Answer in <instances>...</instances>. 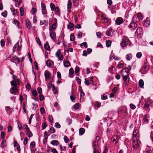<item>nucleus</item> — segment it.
I'll use <instances>...</instances> for the list:
<instances>
[{
  "label": "nucleus",
  "instance_id": "1",
  "mask_svg": "<svg viewBox=\"0 0 153 153\" xmlns=\"http://www.w3.org/2000/svg\"><path fill=\"white\" fill-rule=\"evenodd\" d=\"M132 141L134 152L135 153L140 152V148L138 140H132Z\"/></svg>",
  "mask_w": 153,
  "mask_h": 153
},
{
  "label": "nucleus",
  "instance_id": "2",
  "mask_svg": "<svg viewBox=\"0 0 153 153\" xmlns=\"http://www.w3.org/2000/svg\"><path fill=\"white\" fill-rule=\"evenodd\" d=\"M13 80L11 81V85L12 86H16L17 85L20 84V80L19 79L17 78L16 76L13 74Z\"/></svg>",
  "mask_w": 153,
  "mask_h": 153
},
{
  "label": "nucleus",
  "instance_id": "3",
  "mask_svg": "<svg viewBox=\"0 0 153 153\" xmlns=\"http://www.w3.org/2000/svg\"><path fill=\"white\" fill-rule=\"evenodd\" d=\"M131 43L128 38L126 37H124L122 39V41L121 43L122 47H125L126 46H130Z\"/></svg>",
  "mask_w": 153,
  "mask_h": 153
},
{
  "label": "nucleus",
  "instance_id": "4",
  "mask_svg": "<svg viewBox=\"0 0 153 153\" xmlns=\"http://www.w3.org/2000/svg\"><path fill=\"white\" fill-rule=\"evenodd\" d=\"M93 147L94 150L93 153H100V150L98 146L97 142L96 140L94 141L93 142Z\"/></svg>",
  "mask_w": 153,
  "mask_h": 153
},
{
  "label": "nucleus",
  "instance_id": "5",
  "mask_svg": "<svg viewBox=\"0 0 153 153\" xmlns=\"http://www.w3.org/2000/svg\"><path fill=\"white\" fill-rule=\"evenodd\" d=\"M149 68V65L147 62H145L144 65L142 68L140 70L142 74L146 73Z\"/></svg>",
  "mask_w": 153,
  "mask_h": 153
},
{
  "label": "nucleus",
  "instance_id": "6",
  "mask_svg": "<svg viewBox=\"0 0 153 153\" xmlns=\"http://www.w3.org/2000/svg\"><path fill=\"white\" fill-rule=\"evenodd\" d=\"M123 75V79L126 85H127L128 84V80H127L128 79L129 76L128 73L126 72H125L124 73H122Z\"/></svg>",
  "mask_w": 153,
  "mask_h": 153
},
{
  "label": "nucleus",
  "instance_id": "7",
  "mask_svg": "<svg viewBox=\"0 0 153 153\" xmlns=\"http://www.w3.org/2000/svg\"><path fill=\"white\" fill-rule=\"evenodd\" d=\"M131 22L128 25V28L131 30H133L135 29L137 27V25L135 22V21H133Z\"/></svg>",
  "mask_w": 153,
  "mask_h": 153
},
{
  "label": "nucleus",
  "instance_id": "8",
  "mask_svg": "<svg viewBox=\"0 0 153 153\" xmlns=\"http://www.w3.org/2000/svg\"><path fill=\"white\" fill-rule=\"evenodd\" d=\"M61 51L59 49L55 53V55L56 57L60 60H62L63 59V56L62 54H61Z\"/></svg>",
  "mask_w": 153,
  "mask_h": 153
},
{
  "label": "nucleus",
  "instance_id": "9",
  "mask_svg": "<svg viewBox=\"0 0 153 153\" xmlns=\"http://www.w3.org/2000/svg\"><path fill=\"white\" fill-rule=\"evenodd\" d=\"M139 132L137 130H135L133 132L132 140H138V137H139Z\"/></svg>",
  "mask_w": 153,
  "mask_h": 153
},
{
  "label": "nucleus",
  "instance_id": "10",
  "mask_svg": "<svg viewBox=\"0 0 153 153\" xmlns=\"http://www.w3.org/2000/svg\"><path fill=\"white\" fill-rule=\"evenodd\" d=\"M50 73L49 71L47 70H46L44 73V76L45 78V81H48L50 78Z\"/></svg>",
  "mask_w": 153,
  "mask_h": 153
},
{
  "label": "nucleus",
  "instance_id": "11",
  "mask_svg": "<svg viewBox=\"0 0 153 153\" xmlns=\"http://www.w3.org/2000/svg\"><path fill=\"white\" fill-rule=\"evenodd\" d=\"M143 30L142 28L140 27H138L135 32V34L136 35H141L143 34Z\"/></svg>",
  "mask_w": 153,
  "mask_h": 153
},
{
  "label": "nucleus",
  "instance_id": "12",
  "mask_svg": "<svg viewBox=\"0 0 153 153\" xmlns=\"http://www.w3.org/2000/svg\"><path fill=\"white\" fill-rule=\"evenodd\" d=\"M137 18L138 19H140L141 20H142L143 18V16L141 15L140 13L138 14V16H134L132 18V20L133 21H137Z\"/></svg>",
  "mask_w": 153,
  "mask_h": 153
},
{
  "label": "nucleus",
  "instance_id": "13",
  "mask_svg": "<svg viewBox=\"0 0 153 153\" xmlns=\"http://www.w3.org/2000/svg\"><path fill=\"white\" fill-rule=\"evenodd\" d=\"M17 86H12V87L11 88L10 91L11 94H14L18 91Z\"/></svg>",
  "mask_w": 153,
  "mask_h": 153
},
{
  "label": "nucleus",
  "instance_id": "14",
  "mask_svg": "<svg viewBox=\"0 0 153 153\" xmlns=\"http://www.w3.org/2000/svg\"><path fill=\"white\" fill-rule=\"evenodd\" d=\"M115 22L116 24L120 25L123 22V21L121 17H119L116 19Z\"/></svg>",
  "mask_w": 153,
  "mask_h": 153
},
{
  "label": "nucleus",
  "instance_id": "15",
  "mask_svg": "<svg viewBox=\"0 0 153 153\" xmlns=\"http://www.w3.org/2000/svg\"><path fill=\"white\" fill-rule=\"evenodd\" d=\"M72 6V2L71 0H69L67 4V10L69 13L71 11Z\"/></svg>",
  "mask_w": 153,
  "mask_h": 153
},
{
  "label": "nucleus",
  "instance_id": "16",
  "mask_svg": "<svg viewBox=\"0 0 153 153\" xmlns=\"http://www.w3.org/2000/svg\"><path fill=\"white\" fill-rule=\"evenodd\" d=\"M113 33V30L111 27L109 28L107 30L106 34L108 36H111V35Z\"/></svg>",
  "mask_w": 153,
  "mask_h": 153
},
{
  "label": "nucleus",
  "instance_id": "17",
  "mask_svg": "<svg viewBox=\"0 0 153 153\" xmlns=\"http://www.w3.org/2000/svg\"><path fill=\"white\" fill-rule=\"evenodd\" d=\"M14 60L16 61L18 63H19L20 62V60L16 56H14L12 57L11 58V61L12 62H14L13 61Z\"/></svg>",
  "mask_w": 153,
  "mask_h": 153
},
{
  "label": "nucleus",
  "instance_id": "18",
  "mask_svg": "<svg viewBox=\"0 0 153 153\" xmlns=\"http://www.w3.org/2000/svg\"><path fill=\"white\" fill-rule=\"evenodd\" d=\"M51 143L53 146H57L59 144V142L57 140H53L51 141Z\"/></svg>",
  "mask_w": 153,
  "mask_h": 153
},
{
  "label": "nucleus",
  "instance_id": "19",
  "mask_svg": "<svg viewBox=\"0 0 153 153\" xmlns=\"http://www.w3.org/2000/svg\"><path fill=\"white\" fill-rule=\"evenodd\" d=\"M64 65L65 68H68L71 66L70 63L69 61L67 60L64 61Z\"/></svg>",
  "mask_w": 153,
  "mask_h": 153
},
{
  "label": "nucleus",
  "instance_id": "20",
  "mask_svg": "<svg viewBox=\"0 0 153 153\" xmlns=\"http://www.w3.org/2000/svg\"><path fill=\"white\" fill-rule=\"evenodd\" d=\"M139 85L140 87L141 88H143L144 85V81L142 79H140L139 81Z\"/></svg>",
  "mask_w": 153,
  "mask_h": 153
},
{
  "label": "nucleus",
  "instance_id": "21",
  "mask_svg": "<svg viewBox=\"0 0 153 153\" xmlns=\"http://www.w3.org/2000/svg\"><path fill=\"white\" fill-rule=\"evenodd\" d=\"M44 48L46 50L48 51H49L50 50V46L48 42H47L45 44Z\"/></svg>",
  "mask_w": 153,
  "mask_h": 153
},
{
  "label": "nucleus",
  "instance_id": "22",
  "mask_svg": "<svg viewBox=\"0 0 153 153\" xmlns=\"http://www.w3.org/2000/svg\"><path fill=\"white\" fill-rule=\"evenodd\" d=\"M147 19L146 20L144 21L143 23V26L146 27H147L150 25V21L149 20H147Z\"/></svg>",
  "mask_w": 153,
  "mask_h": 153
},
{
  "label": "nucleus",
  "instance_id": "23",
  "mask_svg": "<svg viewBox=\"0 0 153 153\" xmlns=\"http://www.w3.org/2000/svg\"><path fill=\"white\" fill-rule=\"evenodd\" d=\"M26 25L28 28L30 29L31 27V24L28 19H27L26 20Z\"/></svg>",
  "mask_w": 153,
  "mask_h": 153
},
{
  "label": "nucleus",
  "instance_id": "24",
  "mask_svg": "<svg viewBox=\"0 0 153 153\" xmlns=\"http://www.w3.org/2000/svg\"><path fill=\"white\" fill-rule=\"evenodd\" d=\"M143 121L146 123H149V117L147 115H145L143 116Z\"/></svg>",
  "mask_w": 153,
  "mask_h": 153
},
{
  "label": "nucleus",
  "instance_id": "25",
  "mask_svg": "<svg viewBox=\"0 0 153 153\" xmlns=\"http://www.w3.org/2000/svg\"><path fill=\"white\" fill-rule=\"evenodd\" d=\"M85 130L83 128H80L79 130V134L82 135L85 133Z\"/></svg>",
  "mask_w": 153,
  "mask_h": 153
},
{
  "label": "nucleus",
  "instance_id": "26",
  "mask_svg": "<svg viewBox=\"0 0 153 153\" xmlns=\"http://www.w3.org/2000/svg\"><path fill=\"white\" fill-rule=\"evenodd\" d=\"M19 41H18L16 43V44L14 45L13 47V51H16L17 49H18V46L19 45Z\"/></svg>",
  "mask_w": 153,
  "mask_h": 153
},
{
  "label": "nucleus",
  "instance_id": "27",
  "mask_svg": "<svg viewBox=\"0 0 153 153\" xmlns=\"http://www.w3.org/2000/svg\"><path fill=\"white\" fill-rule=\"evenodd\" d=\"M6 140L5 139H4L1 142V146L2 148H4L6 146Z\"/></svg>",
  "mask_w": 153,
  "mask_h": 153
},
{
  "label": "nucleus",
  "instance_id": "28",
  "mask_svg": "<svg viewBox=\"0 0 153 153\" xmlns=\"http://www.w3.org/2000/svg\"><path fill=\"white\" fill-rule=\"evenodd\" d=\"M51 32L50 33V36L51 39L53 40H54V39L55 35V33H54L53 31H50Z\"/></svg>",
  "mask_w": 153,
  "mask_h": 153
},
{
  "label": "nucleus",
  "instance_id": "29",
  "mask_svg": "<svg viewBox=\"0 0 153 153\" xmlns=\"http://www.w3.org/2000/svg\"><path fill=\"white\" fill-rule=\"evenodd\" d=\"M56 27L57 26H55L54 25H52L51 26L49 27V30L50 31H53Z\"/></svg>",
  "mask_w": 153,
  "mask_h": 153
},
{
  "label": "nucleus",
  "instance_id": "30",
  "mask_svg": "<svg viewBox=\"0 0 153 153\" xmlns=\"http://www.w3.org/2000/svg\"><path fill=\"white\" fill-rule=\"evenodd\" d=\"M101 18L104 20L105 22H108V19L106 17L105 14H102V15Z\"/></svg>",
  "mask_w": 153,
  "mask_h": 153
},
{
  "label": "nucleus",
  "instance_id": "31",
  "mask_svg": "<svg viewBox=\"0 0 153 153\" xmlns=\"http://www.w3.org/2000/svg\"><path fill=\"white\" fill-rule=\"evenodd\" d=\"M12 12L13 13V15H16V14L18 12V10L17 9H13L12 8L10 9Z\"/></svg>",
  "mask_w": 153,
  "mask_h": 153
},
{
  "label": "nucleus",
  "instance_id": "32",
  "mask_svg": "<svg viewBox=\"0 0 153 153\" xmlns=\"http://www.w3.org/2000/svg\"><path fill=\"white\" fill-rule=\"evenodd\" d=\"M69 73L70 75H72V76H70V77L71 78L73 77L74 76L73 75L74 74V71L73 68H71L70 69V70H69Z\"/></svg>",
  "mask_w": 153,
  "mask_h": 153
},
{
  "label": "nucleus",
  "instance_id": "33",
  "mask_svg": "<svg viewBox=\"0 0 153 153\" xmlns=\"http://www.w3.org/2000/svg\"><path fill=\"white\" fill-rule=\"evenodd\" d=\"M111 44V42L110 40H106V45L107 47H110Z\"/></svg>",
  "mask_w": 153,
  "mask_h": 153
},
{
  "label": "nucleus",
  "instance_id": "34",
  "mask_svg": "<svg viewBox=\"0 0 153 153\" xmlns=\"http://www.w3.org/2000/svg\"><path fill=\"white\" fill-rule=\"evenodd\" d=\"M119 138L120 137L119 136H118L117 135H115L112 138V140L113 141H116V140H119Z\"/></svg>",
  "mask_w": 153,
  "mask_h": 153
},
{
  "label": "nucleus",
  "instance_id": "35",
  "mask_svg": "<svg viewBox=\"0 0 153 153\" xmlns=\"http://www.w3.org/2000/svg\"><path fill=\"white\" fill-rule=\"evenodd\" d=\"M79 0H73V3L74 5L76 6H78L79 4Z\"/></svg>",
  "mask_w": 153,
  "mask_h": 153
},
{
  "label": "nucleus",
  "instance_id": "36",
  "mask_svg": "<svg viewBox=\"0 0 153 153\" xmlns=\"http://www.w3.org/2000/svg\"><path fill=\"white\" fill-rule=\"evenodd\" d=\"M129 69L127 68H123L121 71V72L122 73H124L125 72H126L127 73L130 71L128 70Z\"/></svg>",
  "mask_w": 153,
  "mask_h": 153
},
{
  "label": "nucleus",
  "instance_id": "37",
  "mask_svg": "<svg viewBox=\"0 0 153 153\" xmlns=\"http://www.w3.org/2000/svg\"><path fill=\"white\" fill-rule=\"evenodd\" d=\"M50 134L49 135L51 134L54 133L55 132V130L53 127H50Z\"/></svg>",
  "mask_w": 153,
  "mask_h": 153
},
{
  "label": "nucleus",
  "instance_id": "38",
  "mask_svg": "<svg viewBox=\"0 0 153 153\" xmlns=\"http://www.w3.org/2000/svg\"><path fill=\"white\" fill-rule=\"evenodd\" d=\"M57 19L54 18L53 19V23L52 25H54L55 26H57Z\"/></svg>",
  "mask_w": 153,
  "mask_h": 153
},
{
  "label": "nucleus",
  "instance_id": "39",
  "mask_svg": "<svg viewBox=\"0 0 153 153\" xmlns=\"http://www.w3.org/2000/svg\"><path fill=\"white\" fill-rule=\"evenodd\" d=\"M75 39L74 35V33H72L70 36V40L71 41H73Z\"/></svg>",
  "mask_w": 153,
  "mask_h": 153
},
{
  "label": "nucleus",
  "instance_id": "40",
  "mask_svg": "<svg viewBox=\"0 0 153 153\" xmlns=\"http://www.w3.org/2000/svg\"><path fill=\"white\" fill-rule=\"evenodd\" d=\"M131 58H132L131 55V54H127L126 56V59L128 60H130Z\"/></svg>",
  "mask_w": 153,
  "mask_h": 153
},
{
  "label": "nucleus",
  "instance_id": "41",
  "mask_svg": "<svg viewBox=\"0 0 153 153\" xmlns=\"http://www.w3.org/2000/svg\"><path fill=\"white\" fill-rule=\"evenodd\" d=\"M50 7L51 9V10L52 11L55 8V6L54 4L51 3L50 4Z\"/></svg>",
  "mask_w": 153,
  "mask_h": 153
},
{
  "label": "nucleus",
  "instance_id": "42",
  "mask_svg": "<svg viewBox=\"0 0 153 153\" xmlns=\"http://www.w3.org/2000/svg\"><path fill=\"white\" fill-rule=\"evenodd\" d=\"M101 98L103 100H105L107 99V96L106 94H104L102 95L101 97Z\"/></svg>",
  "mask_w": 153,
  "mask_h": 153
},
{
  "label": "nucleus",
  "instance_id": "43",
  "mask_svg": "<svg viewBox=\"0 0 153 153\" xmlns=\"http://www.w3.org/2000/svg\"><path fill=\"white\" fill-rule=\"evenodd\" d=\"M27 135L29 137H31L33 136V134L30 131L27 132Z\"/></svg>",
  "mask_w": 153,
  "mask_h": 153
},
{
  "label": "nucleus",
  "instance_id": "44",
  "mask_svg": "<svg viewBox=\"0 0 153 153\" xmlns=\"http://www.w3.org/2000/svg\"><path fill=\"white\" fill-rule=\"evenodd\" d=\"M30 146L31 148H33L35 146V141L31 142L30 144Z\"/></svg>",
  "mask_w": 153,
  "mask_h": 153
},
{
  "label": "nucleus",
  "instance_id": "45",
  "mask_svg": "<svg viewBox=\"0 0 153 153\" xmlns=\"http://www.w3.org/2000/svg\"><path fill=\"white\" fill-rule=\"evenodd\" d=\"M20 15L21 16H23L24 14V10L23 8L22 7L20 9Z\"/></svg>",
  "mask_w": 153,
  "mask_h": 153
},
{
  "label": "nucleus",
  "instance_id": "46",
  "mask_svg": "<svg viewBox=\"0 0 153 153\" xmlns=\"http://www.w3.org/2000/svg\"><path fill=\"white\" fill-rule=\"evenodd\" d=\"M36 41L37 42L38 44L40 46L42 45L41 42L38 37H36Z\"/></svg>",
  "mask_w": 153,
  "mask_h": 153
},
{
  "label": "nucleus",
  "instance_id": "47",
  "mask_svg": "<svg viewBox=\"0 0 153 153\" xmlns=\"http://www.w3.org/2000/svg\"><path fill=\"white\" fill-rule=\"evenodd\" d=\"M142 56V54L141 52H138L136 54V57L137 58H141Z\"/></svg>",
  "mask_w": 153,
  "mask_h": 153
},
{
  "label": "nucleus",
  "instance_id": "48",
  "mask_svg": "<svg viewBox=\"0 0 153 153\" xmlns=\"http://www.w3.org/2000/svg\"><path fill=\"white\" fill-rule=\"evenodd\" d=\"M75 80L77 81L78 84L80 85L81 83V80L80 78L78 77H76Z\"/></svg>",
  "mask_w": 153,
  "mask_h": 153
},
{
  "label": "nucleus",
  "instance_id": "49",
  "mask_svg": "<svg viewBox=\"0 0 153 153\" xmlns=\"http://www.w3.org/2000/svg\"><path fill=\"white\" fill-rule=\"evenodd\" d=\"M41 5L42 10H46L45 5L44 3H42Z\"/></svg>",
  "mask_w": 153,
  "mask_h": 153
},
{
  "label": "nucleus",
  "instance_id": "50",
  "mask_svg": "<svg viewBox=\"0 0 153 153\" xmlns=\"http://www.w3.org/2000/svg\"><path fill=\"white\" fill-rule=\"evenodd\" d=\"M66 121L69 125H70L71 123L72 120L70 117H68L67 118Z\"/></svg>",
  "mask_w": 153,
  "mask_h": 153
},
{
  "label": "nucleus",
  "instance_id": "51",
  "mask_svg": "<svg viewBox=\"0 0 153 153\" xmlns=\"http://www.w3.org/2000/svg\"><path fill=\"white\" fill-rule=\"evenodd\" d=\"M7 11L5 10L1 13V15L4 17H6L7 16Z\"/></svg>",
  "mask_w": 153,
  "mask_h": 153
},
{
  "label": "nucleus",
  "instance_id": "52",
  "mask_svg": "<svg viewBox=\"0 0 153 153\" xmlns=\"http://www.w3.org/2000/svg\"><path fill=\"white\" fill-rule=\"evenodd\" d=\"M13 22V24H15V25H17V26H18L19 25V22L16 19H14Z\"/></svg>",
  "mask_w": 153,
  "mask_h": 153
},
{
  "label": "nucleus",
  "instance_id": "53",
  "mask_svg": "<svg viewBox=\"0 0 153 153\" xmlns=\"http://www.w3.org/2000/svg\"><path fill=\"white\" fill-rule=\"evenodd\" d=\"M85 84L87 85H90V83H89V81L87 80V78H85V81H84ZM90 84H91L90 83Z\"/></svg>",
  "mask_w": 153,
  "mask_h": 153
},
{
  "label": "nucleus",
  "instance_id": "54",
  "mask_svg": "<svg viewBox=\"0 0 153 153\" xmlns=\"http://www.w3.org/2000/svg\"><path fill=\"white\" fill-rule=\"evenodd\" d=\"M70 99L71 101L73 102H75V98L74 95H71L70 96Z\"/></svg>",
  "mask_w": 153,
  "mask_h": 153
},
{
  "label": "nucleus",
  "instance_id": "55",
  "mask_svg": "<svg viewBox=\"0 0 153 153\" xmlns=\"http://www.w3.org/2000/svg\"><path fill=\"white\" fill-rule=\"evenodd\" d=\"M130 107L131 108L132 110L136 108V106L135 105L132 103H131L130 104Z\"/></svg>",
  "mask_w": 153,
  "mask_h": 153
},
{
  "label": "nucleus",
  "instance_id": "56",
  "mask_svg": "<svg viewBox=\"0 0 153 153\" xmlns=\"http://www.w3.org/2000/svg\"><path fill=\"white\" fill-rule=\"evenodd\" d=\"M60 149L62 151H65L66 150V148L64 146L63 148L62 145H60L59 146Z\"/></svg>",
  "mask_w": 153,
  "mask_h": 153
},
{
  "label": "nucleus",
  "instance_id": "57",
  "mask_svg": "<svg viewBox=\"0 0 153 153\" xmlns=\"http://www.w3.org/2000/svg\"><path fill=\"white\" fill-rule=\"evenodd\" d=\"M54 10H55V13L59 15L60 13H59V8L56 7L54 9Z\"/></svg>",
  "mask_w": 153,
  "mask_h": 153
},
{
  "label": "nucleus",
  "instance_id": "58",
  "mask_svg": "<svg viewBox=\"0 0 153 153\" xmlns=\"http://www.w3.org/2000/svg\"><path fill=\"white\" fill-rule=\"evenodd\" d=\"M79 107V104L78 103H76L74 105V108L75 109H78Z\"/></svg>",
  "mask_w": 153,
  "mask_h": 153
},
{
  "label": "nucleus",
  "instance_id": "59",
  "mask_svg": "<svg viewBox=\"0 0 153 153\" xmlns=\"http://www.w3.org/2000/svg\"><path fill=\"white\" fill-rule=\"evenodd\" d=\"M79 68L78 66H76L75 68V71L76 74H77L79 71Z\"/></svg>",
  "mask_w": 153,
  "mask_h": 153
},
{
  "label": "nucleus",
  "instance_id": "60",
  "mask_svg": "<svg viewBox=\"0 0 153 153\" xmlns=\"http://www.w3.org/2000/svg\"><path fill=\"white\" fill-rule=\"evenodd\" d=\"M40 110L41 112V113L42 114H44L45 112V108L44 107H42L40 108Z\"/></svg>",
  "mask_w": 153,
  "mask_h": 153
},
{
  "label": "nucleus",
  "instance_id": "61",
  "mask_svg": "<svg viewBox=\"0 0 153 153\" xmlns=\"http://www.w3.org/2000/svg\"><path fill=\"white\" fill-rule=\"evenodd\" d=\"M64 140L65 143H68L69 141V139L66 136L64 137Z\"/></svg>",
  "mask_w": 153,
  "mask_h": 153
},
{
  "label": "nucleus",
  "instance_id": "62",
  "mask_svg": "<svg viewBox=\"0 0 153 153\" xmlns=\"http://www.w3.org/2000/svg\"><path fill=\"white\" fill-rule=\"evenodd\" d=\"M149 102H150L149 101H147L145 103L144 106H145V108H148L149 106Z\"/></svg>",
  "mask_w": 153,
  "mask_h": 153
},
{
  "label": "nucleus",
  "instance_id": "63",
  "mask_svg": "<svg viewBox=\"0 0 153 153\" xmlns=\"http://www.w3.org/2000/svg\"><path fill=\"white\" fill-rule=\"evenodd\" d=\"M32 94L34 97L36 96L37 94L36 91V90L33 91L32 92Z\"/></svg>",
  "mask_w": 153,
  "mask_h": 153
},
{
  "label": "nucleus",
  "instance_id": "64",
  "mask_svg": "<svg viewBox=\"0 0 153 153\" xmlns=\"http://www.w3.org/2000/svg\"><path fill=\"white\" fill-rule=\"evenodd\" d=\"M55 126L58 128H60L61 126L58 123L56 122L55 124Z\"/></svg>",
  "mask_w": 153,
  "mask_h": 153
}]
</instances>
